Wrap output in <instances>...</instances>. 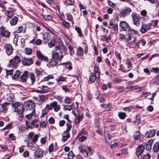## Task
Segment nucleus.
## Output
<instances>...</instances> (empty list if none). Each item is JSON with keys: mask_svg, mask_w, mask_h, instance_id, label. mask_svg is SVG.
I'll list each match as a JSON object with an SVG mask.
<instances>
[{"mask_svg": "<svg viewBox=\"0 0 159 159\" xmlns=\"http://www.w3.org/2000/svg\"><path fill=\"white\" fill-rule=\"evenodd\" d=\"M67 48L64 45H60L57 47L55 52H53L52 58L57 61H61L65 55Z\"/></svg>", "mask_w": 159, "mask_h": 159, "instance_id": "obj_1", "label": "nucleus"}, {"mask_svg": "<svg viewBox=\"0 0 159 159\" xmlns=\"http://www.w3.org/2000/svg\"><path fill=\"white\" fill-rule=\"evenodd\" d=\"M25 106L26 117L28 119L30 118L34 114L35 104L32 100H29L25 103Z\"/></svg>", "mask_w": 159, "mask_h": 159, "instance_id": "obj_2", "label": "nucleus"}, {"mask_svg": "<svg viewBox=\"0 0 159 159\" xmlns=\"http://www.w3.org/2000/svg\"><path fill=\"white\" fill-rule=\"evenodd\" d=\"M11 106L14 109V112L17 113L18 115H20V117H22L24 110L22 104L19 102H16L12 104Z\"/></svg>", "mask_w": 159, "mask_h": 159, "instance_id": "obj_3", "label": "nucleus"}, {"mask_svg": "<svg viewBox=\"0 0 159 159\" xmlns=\"http://www.w3.org/2000/svg\"><path fill=\"white\" fill-rule=\"evenodd\" d=\"M132 33H129L124 34L122 33H120L118 36V39L121 42H127L131 39Z\"/></svg>", "mask_w": 159, "mask_h": 159, "instance_id": "obj_4", "label": "nucleus"}, {"mask_svg": "<svg viewBox=\"0 0 159 159\" xmlns=\"http://www.w3.org/2000/svg\"><path fill=\"white\" fill-rule=\"evenodd\" d=\"M45 108L49 110H52L53 108L55 111L57 112L60 109L61 106L58 104L57 102L54 101L51 103L50 105L47 104Z\"/></svg>", "mask_w": 159, "mask_h": 159, "instance_id": "obj_5", "label": "nucleus"}, {"mask_svg": "<svg viewBox=\"0 0 159 159\" xmlns=\"http://www.w3.org/2000/svg\"><path fill=\"white\" fill-rule=\"evenodd\" d=\"M21 61V59L19 57L17 56H16L12 59L10 60L9 63L8 65V66L16 68L17 67L18 64Z\"/></svg>", "mask_w": 159, "mask_h": 159, "instance_id": "obj_6", "label": "nucleus"}, {"mask_svg": "<svg viewBox=\"0 0 159 159\" xmlns=\"http://www.w3.org/2000/svg\"><path fill=\"white\" fill-rule=\"evenodd\" d=\"M120 26L122 30L125 31L130 30V27L129 24L125 21H122L120 22Z\"/></svg>", "mask_w": 159, "mask_h": 159, "instance_id": "obj_7", "label": "nucleus"}, {"mask_svg": "<svg viewBox=\"0 0 159 159\" xmlns=\"http://www.w3.org/2000/svg\"><path fill=\"white\" fill-rule=\"evenodd\" d=\"M38 121L37 120H34L31 121V122L26 120L25 121V126L26 129L28 130L29 129H32L34 127L35 124Z\"/></svg>", "mask_w": 159, "mask_h": 159, "instance_id": "obj_8", "label": "nucleus"}, {"mask_svg": "<svg viewBox=\"0 0 159 159\" xmlns=\"http://www.w3.org/2000/svg\"><path fill=\"white\" fill-rule=\"evenodd\" d=\"M131 16L133 18L134 25L137 28L139 27L140 26L139 21L136 13L134 12H133Z\"/></svg>", "mask_w": 159, "mask_h": 159, "instance_id": "obj_9", "label": "nucleus"}, {"mask_svg": "<svg viewBox=\"0 0 159 159\" xmlns=\"http://www.w3.org/2000/svg\"><path fill=\"white\" fill-rule=\"evenodd\" d=\"M10 34V33L3 27L0 28V35L4 37H8Z\"/></svg>", "mask_w": 159, "mask_h": 159, "instance_id": "obj_10", "label": "nucleus"}, {"mask_svg": "<svg viewBox=\"0 0 159 159\" xmlns=\"http://www.w3.org/2000/svg\"><path fill=\"white\" fill-rule=\"evenodd\" d=\"M131 11L132 10L130 8L125 7L120 12V16L121 17H124L128 15Z\"/></svg>", "mask_w": 159, "mask_h": 159, "instance_id": "obj_11", "label": "nucleus"}, {"mask_svg": "<svg viewBox=\"0 0 159 159\" xmlns=\"http://www.w3.org/2000/svg\"><path fill=\"white\" fill-rule=\"evenodd\" d=\"M22 63L23 65L28 66L31 65L33 63V61L32 58L24 57L22 60Z\"/></svg>", "mask_w": 159, "mask_h": 159, "instance_id": "obj_12", "label": "nucleus"}, {"mask_svg": "<svg viewBox=\"0 0 159 159\" xmlns=\"http://www.w3.org/2000/svg\"><path fill=\"white\" fill-rule=\"evenodd\" d=\"M151 25L150 24L142 25L141 28L139 29L140 32L142 33H144L151 28Z\"/></svg>", "mask_w": 159, "mask_h": 159, "instance_id": "obj_13", "label": "nucleus"}, {"mask_svg": "<svg viewBox=\"0 0 159 159\" xmlns=\"http://www.w3.org/2000/svg\"><path fill=\"white\" fill-rule=\"evenodd\" d=\"M4 47L6 48V51L7 54L8 55H11L13 51V48L12 46L10 44H6L5 46Z\"/></svg>", "mask_w": 159, "mask_h": 159, "instance_id": "obj_14", "label": "nucleus"}, {"mask_svg": "<svg viewBox=\"0 0 159 159\" xmlns=\"http://www.w3.org/2000/svg\"><path fill=\"white\" fill-rule=\"evenodd\" d=\"M144 147L142 145H140L136 149V154L137 157L140 156L141 154L143 152Z\"/></svg>", "mask_w": 159, "mask_h": 159, "instance_id": "obj_15", "label": "nucleus"}, {"mask_svg": "<svg viewBox=\"0 0 159 159\" xmlns=\"http://www.w3.org/2000/svg\"><path fill=\"white\" fill-rule=\"evenodd\" d=\"M50 34L49 33L45 32L43 35V41L44 44L47 43L51 39Z\"/></svg>", "mask_w": 159, "mask_h": 159, "instance_id": "obj_16", "label": "nucleus"}, {"mask_svg": "<svg viewBox=\"0 0 159 159\" xmlns=\"http://www.w3.org/2000/svg\"><path fill=\"white\" fill-rule=\"evenodd\" d=\"M29 75V73L27 71H25L23 74L20 76L21 81L23 82H25L28 78Z\"/></svg>", "mask_w": 159, "mask_h": 159, "instance_id": "obj_17", "label": "nucleus"}, {"mask_svg": "<svg viewBox=\"0 0 159 159\" xmlns=\"http://www.w3.org/2000/svg\"><path fill=\"white\" fill-rule=\"evenodd\" d=\"M36 55L38 58L43 61H47L48 58L42 54L39 51L37 50L36 52Z\"/></svg>", "mask_w": 159, "mask_h": 159, "instance_id": "obj_18", "label": "nucleus"}, {"mask_svg": "<svg viewBox=\"0 0 159 159\" xmlns=\"http://www.w3.org/2000/svg\"><path fill=\"white\" fill-rule=\"evenodd\" d=\"M35 154L36 159L42 157L43 156V150L41 149L38 148L35 151Z\"/></svg>", "mask_w": 159, "mask_h": 159, "instance_id": "obj_19", "label": "nucleus"}, {"mask_svg": "<svg viewBox=\"0 0 159 159\" xmlns=\"http://www.w3.org/2000/svg\"><path fill=\"white\" fill-rule=\"evenodd\" d=\"M156 133V130L155 129L150 130L145 134L144 136L146 138H151L155 135Z\"/></svg>", "mask_w": 159, "mask_h": 159, "instance_id": "obj_20", "label": "nucleus"}, {"mask_svg": "<svg viewBox=\"0 0 159 159\" xmlns=\"http://www.w3.org/2000/svg\"><path fill=\"white\" fill-rule=\"evenodd\" d=\"M34 99L36 100L35 102H37V104L39 105H41L42 104L44 99V97L43 96H40L39 97V99H38L36 97H34Z\"/></svg>", "mask_w": 159, "mask_h": 159, "instance_id": "obj_21", "label": "nucleus"}, {"mask_svg": "<svg viewBox=\"0 0 159 159\" xmlns=\"http://www.w3.org/2000/svg\"><path fill=\"white\" fill-rule=\"evenodd\" d=\"M66 78L63 77L62 76H60L56 79L57 82L59 84H61L62 82H65Z\"/></svg>", "mask_w": 159, "mask_h": 159, "instance_id": "obj_22", "label": "nucleus"}, {"mask_svg": "<svg viewBox=\"0 0 159 159\" xmlns=\"http://www.w3.org/2000/svg\"><path fill=\"white\" fill-rule=\"evenodd\" d=\"M97 75L93 73H91L90 74L89 80V83L94 82L96 80Z\"/></svg>", "mask_w": 159, "mask_h": 159, "instance_id": "obj_23", "label": "nucleus"}, {"mask_svg": "<svg viewBox=\"0 0 159 159\" xmlns=\"http://www.w3.org/2000/svg\"><path fill=\"white\" fill-rule=\"evenodd\" d=\"M111 39V35H109L107 36L105 35H102L101 36V40L102 41H105L108 42Z\"/></svg>", "mask_w": 159, "mask_h": 159, "instance_id": "obj_24", "label": "nucleus"}, {"mask_svg": "<svg viewBox=\"0 0 159 159\" xmlns=\"http://www.w3.org/2000/svg\"><path fill=\"white\" fill-rule=\"evenodd\" d=\"M9 103L7 102L4 103L2 105V111L6 112L8 108Z\"/></svg>", "mask_w": 159, "mask_h": 159, "instance_id": "obj_25", "label": "nucleus"}, {"mask_svg": "<svg viewBox=\"0 0 159 159\" xmlns=\"http://www.w3.org/2000/svg\"><path fill=\"white\" fill-rule=\"evenodd\" d=\"M18 21V18L16 16H14L10 20V24L11 25H14L16 24Z\"/></svg>", "mask_w": 159, "mask_h": 159, "instance_id": "obj_26", "label": "nucleus"}, {"mask_svg": "<svg viewBox=\"0 0 159 159\" xmlns=\"http://www.w3.org/2000/svg\"><path fill=\"white\" fill-rule=\"evenodd\" d=\"M152 140H149L148 142H147L145 144V147L147 151L150 150L152 148Z\"/></svg>", "mask_w": 159, "mask_h": 159, "instance_id": "obj_27", "label": "nucleus"}, {"mask_svg": "<svg viewBox=\"0 0 159 159\" xmlns=\"http://www.w3.org/2000/svg\"><path fill=\"white\" fill-rule=\"evenodd\" d=\"M38 137V136L36 134L34 136L33 138H32L31 139H30V142H31L30 143L31 145H30L29 144V146L32 147V144H33L34 143L35 141L37 140Z\"/></svg>", "mask_w": 159, "mask_h": 159, "instance_id": "obj_28", "label": "nucleus"}, {"mask_svg": "<svg viewBox=\"0 0 159 159\" xmlns=\"http://www.w3.org/2000/svg\"><path fill=\"white\" fill-rule=\"evenodd\" d=\"M153 150L154 152H157L159 150V142L155 144L153 147Z\"/></svg>", "mask_w": 159, "mask_h": 159, "instance_id": "obj_29", "label": "nucleus"}, {"mask_svg": "<svg viewBox=\"0 0 159 159\" xmlns=\"http://www.w3.org/2000/svg\"><path fill=\"white\" fill-rule=\"evenodd\" d=\"M151 156L149 153H148L146 154L142 155L141 157V159H150Z\"/></svg>", "mask_w": 159, "mask_h": 159, "instance_id": "obj_30", "label": "nucleus"}, {"mask_svg": "<svg viewBox=\"0 0 159 159\" xmlns=\"http://www.w3.org/2000/svg\"><path fill=\"white\" fill-rule=\"evenodd\" d=\"M140 137V133L139 131H136L135 134L133 135L134 138L136 140L139 139Z\"/></svg>", "mask_w": 159, "mask_h": 159, "instance_id": "obj_31", "label": "nucleus"}, {"mask_svg": "<svg viewBox=\"0 0 159 159\" xmlns=\"http://www.w3.org/2000/svg\"><path fill=\"white\" fill-rule=\"evenodd\" d=\"M62 24L63 26L66 29H69L70 27V23L66 21H63Z\"/></svg>", "mask_w": 159, "mask_h": 159, "instance_id": "obj_32", "label": "nucleus"}, {"mask_svg": "<svg viewBox=\"0 0 159 159\" xmlns=\"http://www.w3.org/2000/svg\"><path fill=\"white\" fill-rule=\"evenodd\" d=\"M6 14L7 16V19L11 18L13 15V11L12 10L8 11Z\"/></svg>", "mask_w": 159, "mask_h": 159, "instance_id": "obj_33", "label": "nucleus"}, {"mask_svg": "<svg viewBox=\"0 0 159 159\" xmlns=\"http://www.w3.org/2000/svg\"><path fill=\"white\" fill-rule=\"evenodd\" d=\"M118 116L119 118L121 119H124L126 116L125 113L123 112H120L118 114Z\"/></svg>", "mask_w": 159, "mask_h": 159, "instance_id": "obj_34", "label": "nucleus"}, {"mask_svg": "<svg viewBox=\"0 0 159 159\" xmlns=\"http://www.w3.org/2000/svg\"><path fill=\"white\" fill-rule=\"evenodd\" d=\"M94 72L95 74L97 75V78H99L100 77V73L98 71V67L96 66H94Z\"/></svg>", "mask_w": 159, "mask_h": 159, "instance_id": "obj_35", "label": "nucleus"}, {"mask_svg": "<svg viewBox=\"0 0 159 159\" xmlns=\"http://www.w3.org/2000/svg\"><path fill=\"white\" fill-rule=\"evenodd\" d=\"M65 67L69 70H71L72 69V64L70 62L68 61L67 63H66Z\"/></svg>", "mask_w": 159, "mask_h": 159, "instance_id": "obj_36", "label": "nucleus"}, {"mask_svg": "<svg viewBox=\"0 0 159 159\" xmlns=\"http://www.w3.org/2000/svg\"><path fill=\"white\" fill-rule=\"evenodd\" d=\"M110 29H113L116 32L118 31V25L116 24H115L114 25L109 27Z\"/></svg>", "mask_w": 159, "mask_h": 159, "instance_id": "obj_37", "label": "nucleus"}, {"mask_svg": "<svg viewBox=\"0 0 159 159\" xmlns=\"http://www.w3.org/2000/svg\"><path fill=\"white\" fill-rule=\"evenodd\" d=\"M42 16L43 18L46 20H50L52 19V16L48 15L43 14Z\"/></svg>", "mask_w": 159, "mask_h": 159, "instance_id": "obj_38", "label": "nucleus"}, {"mask_svg": "<svg viewBox=\"0 0 159 159\" xmlns=\"http://www.w3.org/2000/svg\"><path fill=\"white\" fill-rule=\"evenodd\" d=\"M20 72L19 70H17L16 71L15 74L12 76V78L13 79H16L20 75Z\"/></svg>", "mask_w": 159, "mask_h": 159, "instance_id": "obj_39", "label": "nucleus"}, {"mask_svg": "<svg viewBox=\"0 0 159 159\" xmlns=\"http://www.w3.org/2000/svg\"><path fill=\"white\" fill-rule=\"evenodd\" d=\"M55 43V41L54 39H52L51 41L48 43V46L49 47L51 48L53 46Z\"/></svg>", "mask_w": 159, "mask_h": 159, "instance_id": "obj_40", "label": "nucleus"}, {"mask_svg": "<svg viewBox=\"0 0 159 159\" xmlns=\"http://www.w3.org/2000/svg\"><path fill=\"white\" fill-rule=\"evenodd\" d=\"M128 88L130 90L139 89V90H138V92H140L141 90V88L137 86H130L128 87Z\"/></svg>", "mask_w": 159, "mask_h": 159, "instance_id": "obj_41", "label": "nucleus"}, {"mask_svg": "<svg viewBox=\"0 0 159 159\" xmlns=\"http://www.w3.org/2000/svg\"><path fill=\"white\" fill-rule=\"evenodd\" d=\"M40 88L42 89V90H43V93L47 92L48 89H50V88L44 85L42 86Z\"/></svg>", "mask_w": 159, "mask_h": 159, "instance_id": "obj_42", "label": "nucleus"}, {"mask_svg": "<svg viewBox=\"0 0 159 159\" xmlns=\"http://www.w3.org/2000/svg\"><path fill=\"white\" fill-rule=\"evenodd\" d=\"M78 137H79V141L81 142L87 139L86 137L83 135H81L80 136H78Z\"/></svg>", "mask_w": 159, "mask_h": 159, "instance_id": "obj_43", "label": "nucleus"}, {"mask_svg": "<svg viewBox=\"0 0 159 159\" xmlns=\"http://www.w3.org/2000/svg\"><path fill=\"white\" fill-rule=\"evenodd\" d=\"M75 30L77 31L78 33L79 34V35L81 37L83 35V34L81 32V29L78 27H75Z\"/></svg>", "mask_w": 159, "mask_h": 159, "instance_id": "obj_44", "label": "nucleus"}, {"mask_svg": "<svg viewBox=\"0 0 159 159\" xmlns=\"http://www.w3.org/2000/svg\"><path fill=\"white\" fill-rule=\"evenodd\" d=\"M64 102L66 104H70L72 102V100L71 98L68 97H66Z\"/></svg>", "mask_w": 159, "mask_h": 159, "instance_id": "obj_45", "label": "nucleus"}, {"mask_svg": "<svg viewBox=\"0 0 159 159\" xmlns=\"http://www.w3.org/2000/svg\"><path fill=\"white\" fill-rule=\"evenodd\" d=\"M74 155L72 151L69 152L68 154V159H73Z\"/></svg>", "mask_w": 159, "mask_h": 159, "instance_id": "obj_46", "label": "nucleus"}, {"mask_svg": "<svg viewBox=\"0 0 159 159\" xmlns=\"http://www.w3.org/2000/svg\"><path fill=\"white\" fill-rule=\"evenodd\" d=\"M72 108V107L71 105H65L64 107L65 110L70 111Z\"/></svg>", "mask_w": 159, "mask_h": 159, "instance_id": "obj_47", "label": "nucleus"}, {"mask_svg": "<svg viewBox=\"0 0 159 159\" xmlns=\"http://www.w3.org/2000/svg\"><path fill=\"white\" fill-rule=\"evenodd\" d=\"M34 75L33 73H31L30 75V79L31 80V83L33 84L35 81V79L34 78Z\"/></svg>", "mask_w": 159, "mask_h": 159, "instance_id": "obj_48", "label": "nucleus"}, {"mask_svg": "<svg viewBox=\"0 0 159 159\" xmlns=\"http://www.w3.org/2000/svg\"><path fill=\"white\" fill-rule=\"evenodd\" d=\"M135 122H137L138 123H140L141 122V120L140 119V115L139 114H137L136 116V120Z\"/></svg>", "mask_w": 159, "mask_h": 159, "instance_id": "obj_49", "label": "nucleus"}, {"mask_svg": "<svg viewBox=\"0 0 159 159\" xmlns=\"http://www.w3.org/2000/svg\"><path fill=\"white\" fill-rule=\"evenodd\" d=\"M78 53L80 55H81L83 54V52L82 48L81 47L79 48L77 50Z\"/></svg>", "mask_w": 159, "mask_h": 159, "instance_id": "obj_50", "label": "nucleus"}, {"mask_svg": "<svg viewBox=\"0 0 159 159\" xmlns=\"http://www.w3.org/2000/svg\"><path fill=\"white\" fill-rule=\"evenodd\" d=\"M81 153H82L84 157H87L89 155V153L84 148V150Z\"/></svg>", "mask_w": 159, "mask_h": 159, "instance_id": "obj_51", "label": "nucleus"}, {"mask_svg": "<svg viewBox=\"0 0 159 159\" xmlns=\"http://www.w3.org/2000/svg\"><path fill=\"white\" fill-rule=\"evenodd\" d=\"M84 134V135L87 134V133L84 130H82L78 134V136H80L81 135Z\"/></svg>", "mask_w": 159, "mask_h": 159, "instance_id": "obj_52", "label": "nucleus"}, {"mask_svg": "<svg viewBox=\"0 0 159 159\" xmlns=\"http://www.w3.org/2000/svg\"><path fill=\"white\" fill-rule=\"evenodd\" d=\"M35 74L37 76L42 75L43 74V72L41 70H36L35 71Z\"/></svg>", "mask_w": 159, "mask_h": 159, "instance_id": "obj_53", "label": "nucleus"}, {"mask_svg": "<svg viewBox=\"0 0 159 159\" xmlns=\"http://www.w3.org/2000/svg\"><path fill=\"white\" fill-rule=\"evenodd\" d=\"M46 125V124L45 121L43 120L41 121L40 123V126L42 128H44L45 127Z\"/></svg>", "mask_w": 159, "mask_h": 159, "instance_id": "obj_54", "label": "nucleus"}, {"mask_svg": "<svg viewBox=\"0 0 159 159\" xmlns=\"http://www.w3.org/2000/svg\"><path fill=\"white\" fill-rule=\"evenodd\" d=\"M34 135V133L33 132H30L29 133V135L28 136V137H29V142H28V143L29 144V142L30 141V139H31L32 138L33 136Z\"/></svg>", "mask_w": 159, "mask_h": 159, "instance_id": "obj_55", "label": "nucleus"}, {"mask_svg": "<svg viewBox=\"0 0 159 159\" xmlns=\"http://www.w3.org/2000/svg\"><path fill=\"white\" fill-rule=\"evenodd\" d=\"M66 19L69 21H71L72 18V15L70 14H66Z\"/></svg>", "mask_w": 159, "mask_h": 159, "instance_id": "obj_56", "label": "nucleus"}, {"mask_svg": "<svg viewBox=\"0 0 159 159\" xmlns=\"http://www.w3.org/2000/svg\"><path fill=\"white\" fill-rule=\"evenodd\" d=\"M62 88L63 90L65 91V92H69L70 91V90L67 88V86L62 85Z\"/></svg>", "mask_w": 159, "mask_h": 159, "instance_id": "obj_57", "label": "nucleus"}, {"mask_svg": "<svg viewBox=\"0 0 159 159\" xmlns=\"http://www.w3.org/2000/svg\"><path fill=\"white\" fill-rule=\"evenodd\" d=\"M32 52V49L30 48H26L25 53L28 55L30 54Z\"/></svg>", "mask_w": 159, "mask_h": 159, "instance_id": "obj_58", "label": "nucleus"}, {"mask_svg": "<svg viewBox=\"0 0 159 159\" xmlns=\"http://www.w3.org/2000/svg\"><path fill=\"white\" fill-rule=\"evenodd\" d=\"M66 125L67 126V128L66 130V132H68L69 131L72 127V126L71 125L70 123H67Z\"/></svg>", "mask_w": 159, "mask_h": 159, "instance_id": "obj_59", "label": "nucleus"}, {"mask_svg": "<svg viewBox=\"0 0 159 159\" xmlns=\"http://www.w3.org/2000/svg\"><path fill=\"white\" fill-rule=\"evenodd\" d=\"M105 108L106 111H109L111 110V107L109 104H107L105 106Z\"/></svg>", "mask_w": 159, "mask_h": 159, "instance_id": "obj_60", "label": "nucleus"}, {"mask_svg": "<svg viewBox=\"0 0 159 159\" xmlns=\"http://www.w3.org/2000/svg\"><path fill=\"white\" fill-rule=\"evenodd\" d=\"M48 122L50 124H52L54 123L55 122V120L52 117H51L48 119Z\"/></svg>", "mask_w": 159, "mask_h": 159, "instance_id": "obj_61", "label": "nucleus"}, {"mask_svg": "<svg viewBox=\"0 0 159 159\" xmlns=\"http://www.w3.org/2000/svg\"><path fill=\"white\" fill-rule=\"evenodd\" d=\"M115 55L117 59H119L120 61L121 60V58L120 57V54L119 53H118L117 52L115 53Z\"/></svg>", "mask_w": 159, "mask_h": 159, "instance_id": "obj_62", "label": "nucleus"}, {"mask_svg": "<svg viewBox=\"0 0 159 159\" xmlns=\"http://www.w3.org/2000/svg\"><path fill=\"white\" fill-rule=\"evenodd\" d=\"M140 14L142 16H147V12L146 10H143L141 11Z\"/></svg>", "mask_w": 159, "mask_h": 159, "instance_id": "obj_63", "label": "nucleus"}, {"mask_svg": "<svg viewBox=\"0 0 159 159\" xmlns=\"http://www.w3.org/2000/svg\"><path fill=\"white\" fill-rule=\"evenodd\" d=\"M159 71V68L158 67H152V68L151 71L158 72Z\"/></svg>", "mask_w": 159, "mask_h": 159, "instance_id": "obj_64", "label": "nucleus"}]
</instances>
